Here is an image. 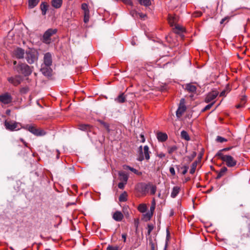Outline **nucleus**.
Here are the masks:
<instances>
[{
	"label": "nucleus",
	"instance_id": "obj_1",
	"mask_svg": "<svg viewBox=\"0 0 250 250\" xmlns=\"http://www.w3.org/2000/svg\"><path fill=\"white\" fill-rule=\"evenodd\" d=\"M215 156L218 157L224 162L226 165L229 167H233L236 166L237 161L231 156L229 155H224L219 152L216 153Z\"/></svg>",
	"mask_w": 250,
	"mask_h": 250
},
{
	"label": "nucleus",
	"instance_id": "obj_2",
	"mask_svg": "<svg viewBox=\"0 0 250 250\" xmlns=\"http://www.w3.org/2000/svg\"><path fill=\"white\" fill-rule=\"evenodd\" d=\"M14 69L19 73L23 74L24 76H28L32 72L31 67L25 63L20 62L14 67Z\"/></svg>",
	"mask_w": 250,
	"mask_h": 250
},
{
	"label": "nucleus",
	"instance_id": "obj_3",
	"mask_svg": "<svg viewBox=\"0 0 250 250\" xmlns=\"http://www.w3.org/2000/svg\"><path fill=\"white\" fill-rule=\"evenodd\" d=\"M149 147L147 146H144V148L142 146L139 147V156L137 160L140 162L143 161L145 159L148 160L150 158Z\"/></svg>",
	"mask_w": 250,
	"mask_h": 250
},
{
	"label": "nucleus",
	"instance_id": "obj_4",
	"mask_svg": "<svg viewBox=\"0 0 250 250\" xmlns=\"http://www.w3.org/2000/svg\"><path fill=\"white\" fill-rule=\"evenodd\" d=\"M24 128L37 136H42L46 134V132L43 129L38 128L35 125H27Z\"/></svg>",
	"mask_w": 250,
	"mask_h": 250
},
{
	"label": "nucleus",
	"instance_id": "obj_5",
	"mask_svg": "<svg viewBox=\"0 0 250 250\" xmlns=\"http://www.w3.org/2000/svg\"><path fill=\"white\" fill-rule=\"evenodd\" d=\"M58 31L56 28H49L43 34L42 38L43 42L49 44L51 42V37L56 34Z\"/></svg>",
	"mask_w": 250,
	"mask_h": 250
},
{
	"label": "nucleus",
	"instance_id": "obj_6",
	"mask_svg": "<svg viewBox=\"0 0 250 250\" xmlns=\"http://www.w3.org/2000/svg\"><path fill=\"white\" fill-rule=\"evenodd\" d=\"M25 59L28 63H34L38 60L37 52L35 50L29 49L26 51Z\"/></svg>",
	"mask_w": 250,
	"mask_h": 250
},
{
	"label": "nucleus",
	"instance_id": "obj_7",
	"mask_svg": "<svg viewBox=\"0 0 250 250\" xmlns=\"http://www.w3.org/2000/svg\"><path fill=\"white\" fill-rule=\"evenodd\" d=\"M19 123L14 121H5L4 122V125L6 129L13 131L15 130L19 129L18 127Z\"/></svg>",
	"mask_w": 250,
	"mask_h": 250
},
{
	"label": "nucleus",
	"instance_id": "obj_8",
	"mask_svg": "<svg viewBox=\"0 0 250 250\" xmlns=\"http://www.w3.org/2000/svg\"><path fill=\"white\" fill-rule=\"evenodd\" d=\"M22 80V77L20 75H17L15 77H11L7 78V81L14 86L19 85Z\"/></svg>",
	"mask_w": 250,
	"mask_h": 250
},
{
	"label": "nucleus",
	"instance_id": "obj_9",
	"mask_svg": "<svg viewBox=\"0 0 250 250\" xmlns=\"http://www.w3.org/2000/svg\"><path fill=\"white\" fill-rule=\"evenodd\" d=\"M50 66V65L44 66L43 64L41 65L40 71L44 76L49 77L52 76V69Z\"/></svg>",
	"mask_w": 250,
	"mask_h": 250
},
{
	"label": "nucleus",
	"instance_id": "obj_10",
	"mask_svg": "<svg viewBox=\"0 0 250 250\" xmlns=\"http://www.w3.org/2000/svg\"><path fill=\"white\" fill-rule=\"evenodd\" d=\"M184 101L185 100L184 99H182L180 100L179 106L176 112V116L178 118H180L186 110V106L184 104Z\"/></svg>",
	"mask_w": 250,
	"mask_h": 250
},
{
	"label": "nucleus",
	"instance_id": "obj_11",
	"mask_svg": "<svg viewBox=\"0 0 250 250\" xmlns=\"http://www.w3.org/2000/svg\"><path fill=\"white\" fill-rule=\"evenodd\" d=\"M13 98L8 93H5L0 95V102L4 104H9L12 101Z\"/></svg>",
	"mask_w": 250,
	"mask_h": 250
},
{
	"label": "nucleus",
	"instance_id": "obj_12",
	"mask_svg": "<svg viewBox=\"0 0 250 250\" xmlns=\"http://www.w3.org/2000/svg\"><path fill=\"white\" fill-rule=\"evenodd\" d=\"M52 59L51 54L48 52L44 55L43 57V62L42 64L45 65H52Z\"/></svg>",
	"mask_w": 250,
	"mask_h": 250
},
{
	"label": "nucleus",
	"instance_id": "obj_13",
	"mask_svg": "<svg viewBox=\"0 0 250 250\" xmlns=\"http://www.w3.org/2000/svg\"><path fill=\"white\" fill-rule=\"evenodd\" d=\"M218 92L216 90H213L209 92L206 97L205 100V102L207 103L210 102L217 97V96L218 95Z\"/></svg>",
	"mask_w": 250,
	"mask_h": 250
},
{
	"label": "nucleus",
	"instance_id": "obj_14",
	"mask_svg": "<svg viewBox=\"0 0 250 250\" xmlns=\"http://www.w3.org/2000/svg\"><path fill=\"white\" fill-rule=\"evenodd\" d=\"M179 17L176 15L169 14L168 16V21L171 26H173L178 21Z\"/></svg>",
	"mask_w": 250,
	"mask_h": 250
},
{
	"label": "nucleus",
	"instance_id": "obj_15",
	"mask_svg": "<svg viewBox=\"0 0 250 250\" xmlns=\"http://www.w3.org/2000/svg\"><path fill=\"white\" fill-rule=\"evenodd\" d=\"M24 53V50L21 48H17L14 51V55L19 59L23 58Z\"/></svg>",
	"mask_w": 250,
	"mask_h": 250
},
{
	"label": "nucleus",
	"instance_id": "obj_16",
	"mask_svg": "<svg viewBox=\"0 0 250 250\" xmlns=\"http://www.w3.org/2000/svg\"><path fill=\"white\" fill-rule=\"evenodd\" d=\"M112 218L116 221L120 222L123 220L124 215L121 211H116L113 214Z\"/></svg>",
	"mask_w": 250,
	"mask_h": 250
},
{
	"label": "nucleus",
	"instance_id": "obj_17",
	"mask_svg": "<svg viewBox=\"0 0 250 250\" xmlns=\"http://www.w3.org/2000/svg\"><path fill=\"white\" fill-rule=\"evenodd\" d=\"M197 88L196 86L192 83H187L185 85V90L189 92L194 93L196 91Z\"/></svg>",
	"mask_w": 250,
	"mask_h": 250
},
{
	"label": "nucleus",
	"instance_id": "obj_18",
	"mask_svg": "<svg viewBox=\"0 0 250 250\" xmlns=\"http://www.w3.org/2000/svg\"><path fill=\"white\" fill-rule=\"evenodd\" d=\"M119 179L121 182L127 183L128 176L124 171L119 172Z\"/></svg>",
	"mask_w": 250,
	"mask_h": 250
},
{
	"label": "nucleus",
	"instance_id": "obj_19",
	"mask_svg": "<svg viewBox=\"0 0 250 250\" xmlns=\"http://www.w3.org/2000/svg\"><path fill=\"white\" fill-rule=\"evenodd\" d=\"M149 250H158L157 244L156 242H154L151 237L149 238Z\"/></svg>",
	"mask_w": 250,
	"mask_h": 250
},
{
	"label": "nucleus",
	"instance_id": "obj_20",
	"mask_svg": "<svg viewBox=\"0 0 250 250\" xmlns=\"http://www.w3.org/2000/svg\"><path fill=\"white\" fill-rule=\"evenodd\" d=\"M140 191L143 194H146L148 192V188L150 186V185L145 184L144 183H141L140 184Z\"/></svg>",
	"mask_w": 250,
	"mask_h": 250
},
{
	"label": "nucleus",
	"instance_id": "obj_21",
	"mask_svg": "<svg viewBox=\"0 0 250 250\" xmlns=\"http://www.w3.org/2000/svg\"><path fill=\"white\" fill-rule=\"evenodd\" d=\"M157 137L160 142H165L167 139V135L166 133L159 132L157 133Z\"/></svg>",
	"mask_w": 250,
	"mask_h": 250
},
{
	"label": "nucleus",
	"instance_id": "obj_22",
	"mask_svg": "<svg viewBox=\"0 0 250 250\" xmlns=\"http://www.w3.org/2000/svg\"><path fill=\"white\" fill-rule=\"evenodd\" d=\"M62 0H52L51 4L52 6L55 8H60L62 5Z\"/></svg>",
	"mask_w": 250,
	"mask_h": 250
},
{
	"label": "nucleus",
	"instance_id": "obj_23",
	"mask_svg": "<svg viewBox=\"0 0 250 250\" xmlns=\"http://www.w3.org/2000/svg\"><path fill=\"white\" fill-rule=\"evenodd\" d=\"M115 101L118 103H124L126 100L125 96L124 93L120 94L116 99Z\"/></svg>",
	"mask_w": 250,
	"mask_h": 250
},
{
	"label": "nucleus",
	"instance_id": "obj_24",
	"mask_svg": "<svg viewBox=\"0 0 250 250\" xmlns=\"http://www.w3.org/2000/svg\"><path fill=\"white\" fill-rule=\"evenodd\" d=\"M123 167H124V169H125L130 170V171H131L132 172H133V173H134L135 174H136L137 175H142V172H141L139 171L137 169L134 168L133 167H130L129 166L124 165L123 166Z\"/></svg>",
	"mask_w": 250,
	"mask_h": 250
},
{
	"label": "nucleus",
	"instance_id": "obj_25",
	"mask_svg": "<svg viewBox=\"0 0 250 250\" xmlns=\"http://www.w3.org/2000/svg\"><path fill=\"white\" fill-rule=\"evenodd\" d=\"M48 4L47 3L43 2L40 5V8L42 15H45L48 9Z\"/></svg>",
	"mask_w": 250,
	"mask_h": 250
},
{
	"label": "nucleus",
	"instance_id": "obj_26",
	"mask_svg": "<svg viewBox=\"0 0 250 250\" xmlns=\"http://www.w3.org/2000/svg\"><path fill=\"white\" fill-rule=\"evenodd\" d=\"M227 171H228V168L226 167H223L222 168H221V169L219 171V172H218L217 171V172L218 173V175H217V176L216 178L217 179H220L223 175H224V174L226 173V172Z\"/></svg>",
	"mask_w": 250,
	"mask_h": 250
},
{
	"label": "nucleus",
	"instance_id": "obj_27",
	"mask_svg": "<svg viewBox=\"0 0 250 250\" xmlns=\"http://www.w3.org/2000/svg\"><path fill=\"white\" fill-rule=\"evenodd\" d=\"M180 190V187L178 186L174 187L171 193V197L172 198H175L179 193Z\"/></svg>",
	"mask_w": 250,
	"mask_h": 250
},
{
	"label": "nucleus",
	"instance_id": "obj_28",
	"mask_svg": "<svg viewBox=\"0 0 250 250\" xmlns=\"http://www.w3.org/2000/svg\"><path fill=\"white\" fill-rule=\"evenodd\" d=\"M39 2V0H28V6L29 8H33Z\"/></svg>",
	"mask_w": 250,
	"mask_h": 250
},
{
	"label": "nucleus",
	"instance_id": "obj_29",
	"mask_svg": "<svg viewBox=\"0 0 250 250\" xmlns=\"http://www.w3.org/2000/svg\"><path fill=\"white\" fill-rule=\"evenodd\" d=\"M181 138L186 141H189L190 138L188 132L185 130H182L181 132Z\"/></svg>",
	"mask_w": 250,
	"mask_h": 250
},
{
	"label": "nucleus",
	"instance_id": "obj_30",
	"mask_svg": "<svg viewBox=\"0 0 250 250\" xmlns=\"http://www.w3.org/2000/svg\"><path fill=\"white\" fill-rule=\"evenodd\" d=\"M127 193L126 191H124L122 193L119 198V201L121 202H125L127 201Z\"/></svg>",
	"mask_w": 250,
	"mask_h": 250
},
{
	"label": "nucleus",
	"instance_id": "obj_31",
	"mask_svg": "<svg viewBox=\"0 0 250 250\" xmlns=\"http://www.w3.org/2000/svg\"><path fill=\"white\" fill-rule=\"evenodd\" d=\"M91 126L87 124H81L79 126V128L83 131H87L90 129Z\"/></svg>",
	"mask_w": 250,
	"mask_h": 250
},
{
	"label": "nucleus",
	"instance_id": "obj_32",
	"mask_svg": "<svg viewBox=\"0 0 250 250\" xmlns=\"http://www.w3.org/2000/svg\"><path fill=\"white\" fill-rule=\"evenodd\" d=\"M138 210L142 213L145 212L147 210V207L146 204H140L138 207Z\"/></svg>",
	"mask_w": 250,
	"mask_h": 250
},
{
	"label": "nucleus",
	"instance_id": "obj_33",
	"mask_svg": "<svg viewBox=\"0 0 250 250\" xmlns=\"http://www.w3.org/2000/svg\"><path fill=\"white\" fill-rule=\"evenodd\" d=\"M139 3L145 6H149L151 5V1L150 0H138Z\"/></svg>",
	"mask_w": 250,
	"mask_h": 250
},
{
	"label": "nucleus",
	"instance_id": "obj_34",
	"mask_svg": "<svg viewBox=\"0 0 250 250\" xmlns=\"http://www.w3.org/2000/svg\"><path fill=\"white\" fill-rule=\"evenodd\" d=\"M98 121L104 126V127L105 128L107 132H110L109 125L108 124L104 122L101 120H99Z\"/></svg>",
	"mask_w": 250,
	"mask_h": 250
},
{
	"label": "nucleus",
	"instance_id": "obj_35",
	"mask_svg": "<svg viewBox=\"0 0 250 250\" xmlns=\"http://www.w3.org/2000/svg\"><path fill=\"white\" fill-rule=\"evenodd\" d=\"M152 215H153V213L148 212L143 215V216H144L143 219L145 220V221H147L151 219Z\"/></svg>",
	"mask_w": 250,
	"mask_h": 250
},
{
	"label": "nucleus",
	"instance_id": "obj_36",
	"mask_svg": "<svg viewBox=\"0 0 250 250\" xmlns=\"http://www.w3.org/2000/svg\"><path fill=\"white\" fill-rule=\"evenodd\" d=\"M197 161H195L192 164L191 167V169L189 171L190 174H192L195 172L196 167H197Z\"/></svg>",
	"mask_w": 250,
	"mask_h": 250
},
{
	"label": "nucleus",
	"instance_id": "obj_37",
	"mask_svg": "<svg viewBox=\"0 0 250 250\" xmlns=\"http://www.w3.org/2000/svg\"><path fill=\"white\" fill-rule=\"evenodd\" d=\"M122 248L118 246L108 245L106 250H121Z\"/></svg>",
	"mask_w": 250,
	"mask_h": 250
},
{
	"label": "nucleus",
	"instance_id": "obj_38",
	"mask_svg": "<svg viewBox=\"0 0 250 250\" xmlns=\"http://www.w3.org/2000/svg\"><path fill=\"white\" fill-rule=\"evenodd\" d=\"M29 91V88L28 86H24L21 88L20 92L21 94H25Z\"/></svg>",
	"mask_w": 250,
	"mask_h": 250
},
{
	"label": "nucleus",
	"instance_id": "obj_39",
	"mask_svg": "<svg viewBox=\"0 0 250 250\" xmlns=\"http://www.w3.org/2000/svg\"><path fill=\"white\" fill-rule=\"evenodd\" d=\"M81 8H82V10H83L84 13H89V9L88 8V5H87V4L86 3H83L82 4Z\"/></svg>",
	"mask_w": 250,
	"mask_h": 250
},
{
	"label": "nucleus",
	"instance_id": "obj_40",
	"mask_svg": "<svg viewBox=\"0 0 250 250\" xmlns=\"http://www.w3.org/2000/svg\"><path fill=\"white\" fill-rule=\"evenodd\" d=\"M216 141L217 142H219V143H222L227 142V139H226V138H223L221 136H217L216 137Z\"/></svg>",
	"mask_w": 250,
	"mask_h": 250
},
{
	"label": "nucleus",
	"instance_id": "obj_41",
	"mask_svg": "<svg viewBox=\"0 0 250 250\" xmlns=\"http://www.w3.org/2000/svg\"><path fill=\"white\" fill-rule=\"evenodd\" d=\"M177 147L176 146H173L168 147V152L169 154H172L174 151L177 149Z\"/></svg>",
	"mask_w": 250,
	"mask_h": 250
},
{
	"label": "nucleus",
	"instance_id": "obj_42",
	"mask_svg": "<svg viewBox=\"0 0 250 250\" xmlns=\"http://www.w3.org/2000/svg\"><path fill=\"white\" fill-rule=\"evenodd\" d=\"M214 104V102L211 103V104H209L208 105H207L202 110V112H205L208 109H209L212 106V105Z\"/></svg>",
	"mask_w": 250,
	"mask_h": 250
},
{
	"label": "nucleus",
	"instance_id": "obj_43",
	"mask_svg": "<svg viewBox=\"0 0 250 250\" xmlns=\"http://www.w3.org/2000/svg\"><path fill=\"white\" fill-rule=\"evenodd\" d=\"M149 187L150 188V193L152 195L155 194L156 191V187L154 185H150Z\"/></svg>",
	"mask_w": 250,
	"mask_h": 250
},
{
	"label": "nucleus",
	"instance_id": "obj_44",
	"mask_svg": "<svg viewBox=\"0 0 250 250\" xmlns=\"http://www.w3.org/2000/svg\"><path fill=\"white\" fill-rule=\"evenodd\" d=\"M89 13H84V19L83 21L84 23H87L89 21Z\"/></svg>",
	"mask_w": 250,
	"mask_h": 250
},
{
	"label": "nucleus",
	"instance_id": "obj_45",
	"mask_svg": "<svg viewBox=\"0 0 250 250\" xmlns=\"http://www.w3.org/2000/svg\"><path fill=\"white\" fill-rule=\"evenodd\" d=\"M196 156V152L195 151L193 152L190 156H188V159L189 161V162L192 161V160L194 159V158Z\"/></svg>",
	"mask_w": 250,
	"mask_h": 250
},
{
	"label": "nucleus",
	"instance_id": "obj_46",
	"mask_svg": "<svg viewBox=\"0 0 250 250\" xmlns=\"http://www.w3.org/2000/svg\"><path fill=\"white\" fill-rule=\"evenodd\" d=\"M181 168L184 169L182 172V174L185 175L186 174L188 170V166H184V167H182Z\"/></svg>",
	"mask_w": 250,
	"mask_h": 250
},
{
	"label": "nucleus",
	"instance_id": "obj_47",
	"mask_svg": "<svg viewBox=\"0 0 250 250\" xmlns=\"http://www.w3.org/2000/svg\"><path fill=\"white\" fill-rule=\"evenodd\" d=\"M126 184V183H125V182H120L118 185V188H120V189H124V187H125V185Z\"/></svg>",
	"mask_w": 250,
	"mask_h": 250
},
{
	"label": "nucleus",
	"instance_id": "obj_48",
	"mask_svg": "<svg viewBox=\"0 0 250 250\" xmlns=\"http://www.w3.org/2000/svg\"><path fill=\"white\" fill-rule=\"evenodd\" d=\"M148 230H147V234L150 235L151 232L153 229V226L151 225H148Z\"/></svg>",
	"mask_w": 250,
	"mask_h": 250
},
{
	"label": "nucleus",
	"instance_id": "obj_49",
	"mask_svg": "<svg viewBox=\"0 0 250 250\" xmlns=\"http://www.w3.org/2000/svg\"><path fill=\"white\" fill-rule=\"evenodd\" d=\"M231 148H232V147L224 148L223 149H222L219 150L217 153H219V152H220L221 153H223L222 152L223 151H229V150H230Z\"/></svg>",
	"mask_w": 250,
	"mask_h": 250
},
{
	"label": "nucleus",
	"instance_id": "obj_50",
	"mask_svg": "<svg viewBox=\"0 0 250 250\" xmlns=\"http://www.w3.org/2000/svg\"><path fill=\"white\" fill-rule=\"evenodd\" d=\"M139 223V219H134V226L136 228V230L137 229V228L138 227Z\"/></svg>",
	"mask_w": 250,
	"mask_h": 250
},
{
	"label": "nucleus",
	"instance_id": "obj_51",
	"mask_svg": "<svg viewBox=\"0 0 250 250\" xmlns=\"http://www.w3.org/2000/svg\"><path fill=\"white\" fill-rule=\"evenodd\" d=\"M139 13H138L137 12V11H135V10H132L131 11H130V14L132 15V17H136L138 15Z\"/></svg>",
	"mask_w": 250,
	"mask_h": 250
},
{
	"label": "nucleus",
	"instance_id": "obj_52",
	"mask_svg": "<svg viewBox=\"0 0 250 250\" xmlns=\"http://www.w3.org/2000/svg\"><path fill=\"white\" fill-rule=\"evenodd\" d=\"M169 171L172 175L174 176L175 175V171L174 167H170L169 168Z\"/></svg>",
	"mask_w": 250,
	"mask_h": 250
},
{
	"label": "nucleus",
	"instance_id": "obj_53",
	"mask_svg": "<svg viewBox=\"0 0 250 250\" xmlns=\"http://www.w3.org/2000/svg\"><path fill=\"white\" fill-rule=\"evenodd\" d=\"M246 102V96H243L241 99V102L240 103L243 104L244 105Z\"/></svg>",
	"mask_w": 250,
	"mask_h": 250
},
{
	"label": "nucleus",
	"instance_id": "obj_54",
	"mask_svg": "<svg viewBox=\"0 0 250 250\" xmlns=\"http://www.w3.org/2000/svg\"><path fill=\"white\" fill-rule=\"evenodd\" d=\"M229 19V17H226L222 19L220 21V24H223L225 21H228Z\"/></svg>",
	"mask_w": 250,
	"mask_h": 250
},
{
	"label": "nucleus",
	"instance_id": "obj_55",
	"mask_svg": "<svg viewBox=\"0 0 250 250\" xmlns=\"http://www.w3.org/2000/svg\"><path fill=\"white\" fill-rule=\"evenodd\" d=\"M175 28L179 30V31H183V28L180 27L179 25L175 24Z\"/></svg>",
	"mask_w": 250,
	"mask_h": 250
},
{
	"label": "nucleus",
	"instance_id": "obj_56",
	"mask_svg": "<svg viewBox=\"0 0 250 250\" xmlns=\"http://www.w3.org/2000/svg\"><path fill=\"white\" fill-rule=\"evenodd\" d=\"M226 91H227V90H224L223 91H222L220 94V96H221V97L226 96Z\"/></svg>",
	"mask_w": 250,
	"mask_h": 250
},
{
	"label": "nucleus",
	"instance_id": "obj_57",
	"mask_svg": "<svg viewBox=\"0 0 250 250\" xmlns=\"http://www.w3.org/2000/svg\"><path fill=\"white\" fill-rule=\"evenodd\" d=\"M138 15H139L140 17L142 19H145V18L146 17V14H144L143 13H139Z\"/></svg>",
	"mask_w": 250,
	"mask_h": 250
},
{
	"label": "nucleus",
	"instance_id": "obj_58",
	"mask_svg": "<svg viewBox=\"0 0 250 250\" xmlns=\"http://www.w3.org/2000/svg\"><path fill=\"white\" fill-rule=\"evenodd\" d=\"M155 207L154 206V205H151L150 208V212H152L153 213V212L154 211Z\"/></svg>",
	"mask_w": 250,
	"mask_h": 250
},
{
	"label": "nucleus",
	"instance_id": "obj_59",
	"mask_svg": "<svg viewBox=\"0 0 250 250\" xmlns=\"http://www.w3.org/2000/svg\"><path fill=\"white\" fill-rule=\"evenodd\" d=\"M127 234L126 233L122 234V237L124 239V242H125L126 241Z\"/></svg>",
	"mask_w": 250,
	"mask_h": 250
},
{
	"label": "nucleus",
	"instance_id": "obj_60",
	"mask_svg": "<svg viewBox=\"0 0 250 250\" xmlns=\"http://www.w3.org/2000/svg\"><path fill=\"white\" fill-rule=\"evenodd\" d=\"M244 105L243 104H242V103H240V104H237L235 106H236V107L237 108H241V107H243V106H244Z\"/></svg>",
	"mask_w": 250,
	"mask_h": 250
},
{
	"label": "nucleus",
	"instance_id": "obj_61",
	"mask_svg": "<svg viewBox=\"0 0 250 250\" xmlns=\"http://www.w3.org/2000/svg\"><path fill=\"white\" fill-rule=\"evenodd\" d=\"M195 14L196 17H200L202 15V13L201 12H197L195 13Z\"/></svg>",
	"mask_w": 250,
	"mask_h": 250
},
{
	"label": "nucleus",
	"instance_id": "obj_62",
	"mask_svg": "<svg viewBox=\"0 0 250 250\" xmlns=\"http://www.w3.org/2000/svg\"><path fill=\"white\" fill-rule=\"evenodd\" d=\"M167 246H168V244H167V239L166 240V244H165V248H164V250H167Z\"/></svg>",
	"mask_w": 250,
	"mask_h": 250
},
{
	"label": "nucleus",
	"instance_id": "obj_63",
	"mask_svg": "<svg viewBox=\"0 0 250 250\" xmlns=\"http://www.w3.org/2000/svg\"><path fill=\"white\" fill-rule=\"evenodd\" d=\"M151 205H154V206L155 207L156 204H155V201L154 199H153L152 203H151Z\"/></svg>",
	"mask_w": 250,
	"mask_h": 250
},
{
	"label": "nucleus",
	"instance_id": "obj_64",
	"mask_svg": "<svg viewBox=\"0 0 250 250\" xmlns=\"http://www.w3.org/2000/svg\"><path fill=\"white\" fill-rule=\"evenodd\" d=\"M164 156H165V154H160L159 155V157H161V158H162V157H163Z\"/></svg>",
	"mask_w": 250,
	"mask_h": 250
}]
</instances>
